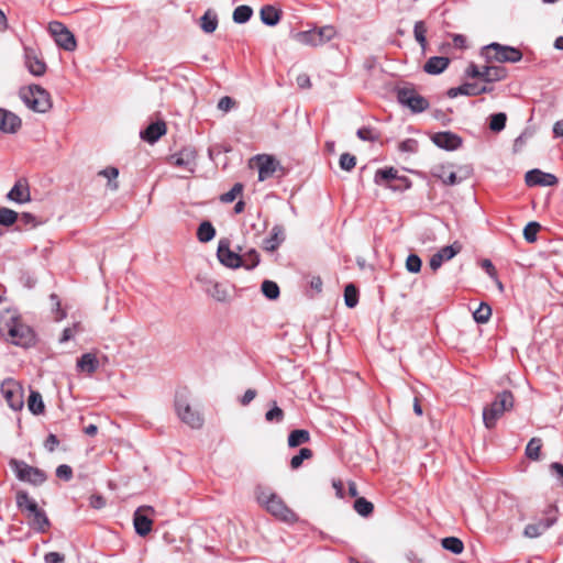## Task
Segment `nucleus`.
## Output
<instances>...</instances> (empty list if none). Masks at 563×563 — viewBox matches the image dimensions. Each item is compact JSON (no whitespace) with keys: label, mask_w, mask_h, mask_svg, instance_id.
Here are the masks:
<instances>
[{"label":"nucleus","mask_w":563,"mask_h":563,"mask_svg":"<svg viewBox=\"0 0 563 563\" xmlns=\"http://www.w3.org/2000/svg\"><path fill=\"white\" fill-rule=\"evenodd\" d=\"M48 30L59 47L68 52L76 48L77 43L74 34L63 23L57 21L51 22Z\"/></svg>","instance_id":"nucleus-12"},{"label":"nucleus","mask_w":563,"mask_h":563,"mask_svg":"<svg viewBox=\"0 0 563 563\" xmlns=\"http://www.w3.org/2000/svg\"><path fill=\"white\" fill-rule=\"evenodd\" d=\"M261 289L263 295L271 300L277 299L280 294L278 285L273 280H264Z\"/></svg>","instance_id":"nucleus-41"},{"label":"nucleus","mask_w":563,"mask_h":563,"mask_svg":"<svg viewBox=\"0 0 563 563\" xmlns=\"http://www.w3.org/2000/svg\"><path fill=\"white\" fill-rule=\"evenodd\" d=\"M166 133V125L164 122L158 121L150 124L145 130L141 132V137L146 142L153 144L155 143L162 135Z\"/></svg>","instance_id":"nucleus-26"},{"label":"nucleus","mask_w":563,"mask_h":563,"mask_svg":"<svg viewBox=\"0 0 563 563\" xmlns=\"http://www.w3.org/2000/svg\"><path fill=\"white\" fill-rule=\"evenodd\" d=\"M100 176H103L109 180V187L111 190H117L119 185L117 183V178L119 176V170L115 167H107L99 172Z\"/></svg>","instance_id":"nucleus-46"},{"label":"nucleus","mask_w":563,"mask_h":563,"mask_svg":"<svg viewBox=\"0 0 563 563\" xmlns=\"http://www.w3.org/2000/svg\"><path fill=\"white\" fill-rule=\"evenodd\" d=\"M310 440V433L303 429H297L289 433L288 445L290 448L299 446L300 444L307 443Z\"/></svg>","instance_id":"nucleus-37"},{"label":"nucleus","mask_w":563,"mask_h":563,"mask_svg":"<svg viewBox=\"0 0 563 563\" xmlns=\"http://www.w3.org/2000/svg\"><path fill=\"white\" fill-rule=\"evenodd\" d=\"M461 250H462V245L459 242H454L451 245H446V246L442 247L437 253H438V255H440V257L443 261H449V260L453 258L457 253H460Z\"/></svg>","instance_id":"nucleus-44"},{"label":"nucleus","mask_w":563,"mask_h":563,"mask_svg":"<svg viewBox=\"0 0 563 563\" xmlns=\"http://www.w3.org/2000/svg\"><path fill=\"white\" fill-rule=\"evenodd\" d=\"M217 256L221 264L230 268H238L242 266L241 255L230 250V243L223 239L219 241Z\"/></svg>","instance_id":"nucleus-18"},{"label":"nucleus","mask_w":563,"mask_h":563,"mask_svg":"<svg viewBox=\"0 0 563 563\" xmlns=\"http://www.w3.org/2000/svg\"><path fill=\"white\" fill-rule=\"evenodd\" d=\"M255 497L257 503L277 519L285 522H294L297 520L296 514L289 509L282 497L271 488L257 486Z\"/></svg>","instance_id":"nucleus-2"},{"label":"nucleus","mask_w":563,"mask_h":563,"mask_svg":"<svg viewBox=\"0 0 563 563\" xmlns=\"http://www.w3.org/2000/svg\"><path fill=\"white\" fill-rule=\"evenodd\" d=\"M356 165V158L355 156L349 154V153H344L341 155L340 157V167L343 169V170H346V172H350L352 170Z\"/></svg>","instance_id":"nucleus-56"},{"label":"nucleus","mask_w":563,"mask_h":563,"mask_svg":"<svg viewBox=\"0 0 563 563\" xmlns=\"http://www.w3.org/2000/svg\"><path fill=\"white\" fill-rule=\"evenodd\" d=\"M506 114L503 112L493 114L490 117L489 128L495 132L501 131L506 125Z\"/></svg>","instance_id":"nucleus-53"},{"label":"nucleus","mask_w":563,"mask_h":563,"mask_svg":"<svg viewBox=\"0 0 563 563\" xmlns=\"http://www.w3.org/2000/svg\"><path fill=\"white\" fill-rule=\"evenodd\" d=\"M21 98L27 108L45 113L52 108L49 93L37 85L30 86L21 92Z\"/></svg>","instance_id":"nucleus-5"},{"label":"nucleus","mask_w":563,"mask_h":563,"mask_svg":"<svg viewBox=\"0 0 563 563\" xmlns=\"http://www.w3.org/2000/svg\"><path fill=\"white\" fill-rule=\"evenodd\" d=\"M252 162H255L257 165L260 181L271 178L280 168L279 162L268 154H258L252 158Z\"/></svg>","instance_id":"nucleus-17"},{"label":"nucleus","mask_w":563,"mask_h":563,"mask_svg":"<svg viewBox=\"0 0 563 563\" xmlns=\"http://www.w3.org/2000/svg\"><path fill=\"white\" fill-rule=\"evenodd\" d=\"M21 119L13 112L0 108V132L4 134L16 133L21 128Z\"/></svg>","instance_id":"nucleus-20"},{"label":"nucleus","mask_w":563,"mask_h":563,"mask_svg":"<svg viewBox=\"0 0 563 563\" xmlns=\"http://www.w3.org/2000/svg\"><path fill=\"white\" fill-rule=\"evenodd\" d=\"M541 451V440L532 438L526 448V455L531 460H539Z\"/></svg>","instance_id":"nucleus-48"},{"label":"nucleus","mask_w":563,"mask_h":563,"mask_svg":"<svg viewBox=\"0 0 563 563\" xmlns=\"http://www.w3.org/2000/svg\"><path fill=\"white\" fill-rule=\"evenodd\" d=\"M450 59L443 56L430 57L423 66L426 73L430 75H439L446 69Z\"/></svg>","instance_id":"nucleus-28"},{"label":"nucleus","mask_w":563,"mask_h":563,"mask_svg":"<svg viewBox=\"0 0 563 563\" xmlns=\"http://www.w3.org/2000/svg\"><path fill=\"white\" fill-rule=\"evenodd\" d=\"M253 14V10L249 5H239L233 11V21L239 24L246 23Z\"/></svg>","instance_id":"nucleus-38"},{"label":"nucleus","mask_w":563,"mask_h":563,"mask_svg":"<svg viewBox=\"0 0 563 563\" xmlns=\"http://www.w3.org/2000/svg\"><path fill=\"white\" fill-rule=\"evenodd\" d=\"M1 393L8 404V406L13 410L22 409L23 396L22 390L19 384L13 379H7L1 384Z\"/></svg>","instance_id":"nucleus-14"},{"label":"nucleus","mask_w":563,"mask_h":563,"mask_svg":"<svg viewBox=\"0 0 563 563\" xmlns=\"http://www.w3.org/2000/svg\"><path fill=\"white\" fill-rule=\"evenodd\" d=\"M7 198L10 201L16 203H24L31 200V194L29 186L25 181L19 180L14 184V186L10 189L7 195Z\"/></svg>","instance_id":"nucleus-24"},{"label":"nucleus","mask_w":563,"mask_h":563,"mask_svg":"<svg viewBox=\"0 0 563 563\" xmlns=\"http://www.w3.org/2000/svg\"><path fill=\"white\" fill-rule=\"evenodd\" d=\"M265 419L268 422H280L284 419V411L275 404L272 409H269Z\"/></svg>","instance_id":"nucleus-55"},{"label":"nucleus","mask_w":563,"mask_h":563,"mask_svg":"<svg viewBox=\"0 0 563 563\" xmlns=\"http://www.w3.org/2000/svg\"><path fill=\"white\" fill-rule=\"evenodd\" d=\"M558 518L555 509L550 507L545 511V517L538 519L536 522L529 523L525 527L523 536L529 539H536L541 537L548 529H550Z\"/></svg>","instance_id":"nucleus-11"},{"label":"nucleus","mask_w":563,"mask_h":563,"mask_svg":"<svg viewBox=\"0 0 563 563\" xmlns=\"http://www.w3.org/2000/svg\"><path fill=\"white\" fill-rule=\"evenodd\" d=\"M233 106H234L233 99L228 96L222 97L218 102V109L222 110L224 112H228L229 110H231L233 108Z\"/></svg>","instance_id":"nucleus-62"},{"label":"nucleus","mask_w":563,"mask_h":563,"mask_svg":"<svg viewBox=\"0 0 563 563\" xmlns=\"http://www.w3.org/2000/svg\"><path fill=\"white\" fill-rule=\"evenodd\" d=\"M242 257V266L252 269L260 263V255L255 250H250Z\"/></svg>","instance_id":"nucleus-50"},{"label":"nucleus","mask_w":563,"mask_h":563,"mask_svg":"<svg viewBox=\"0 0 563 563\" xmlns=\"http://www.w3.org/2000/svg\"><path fill=\"white\" fill-rule=\"evenodd\" d=\"M525 180L528 186H554L558 183V178L553 174L540 169L529 170Z\"/></svg>","instance_id":"nucleus-21"},{"label":"nucleus","mask_w":563,"mask_h":563,"mask_svg":"<svg viewBox=\"0 0 563 563\" xmlns=\"http://www.w3.org/2000/svg\"><path fill=\"white\" fill-rule=\"evenodd\" d=\"M492 316V308L487 303H481L473 312V318L477 323H486Z\"/></svg>","instance_id":"nucleus-43"},{"label":"nucleus","mask_w":563,"mask_h":563,"mask_svg":"<svg viewBox=\"0 0 563 563\" xmlns=\"http://www.w3.org/2000/svg\"><path fill=\"white\" fill-rule=\"evenodd\" d=\"M353 507L354 510L362 517L369 516L374 510L373 504L365 499L364 497L356 498Z\"/></svg>","instance_id":"nucleus-40"},{"label":"nucleus","mask_w":563,"mask_h":563,"mask_svg":"<svg viewBox=\"0 0 563 563\" xmlns=\"http://www.w3.org/2000/svg\"><path fill=\"white\" fill-rule=\"evenodd\" d=\"M56 476L64 481H69L73 477V470L69 465L62 464L56 468Z\"/></svg>","instance_id":"nucleus-58"},{"label":"nucleus","mask_w":563,"mask_h":563,"mask_svg":"<svg viewBox=\"0 0 563 563\" xmlns=\"http://www.w3.org/2000/svg\"><path fill=\"white\" fill-rule=\"evenodd\" d=\"M460 95L478 96L477 84H464L448 90V96L450 98H455Z\"/></svg>","instance_id":"nucleus-36"},{"label":"nucleus","mask_w":563,"mask_h":563,"mask_svg":"<svg viewBox=\"0 0 563 563\" xmlns=\"http://www.w3.org/2000/svg\"><path fill=\"white\" fill-rule=\"evenodd\" d=\"M205 292L218 302H228L231 297L230 287L227 283H220L208 277H198Z\"/></svg>","instance_id":"nucleus-10"},{"label":"nucleus","mask_w":563,"mask_h":563,"mask_svg":"<svg viewBox=\"0 0 563 563\" xmlns=\"http://www.w3.org/2000/svg\"><path fill=\"white\" fill-rule=\"evenodd\" d=\"M413 34L416 41L420 44L421 48L424 49L427 46V26L423 21H417L415 23Z\"/></svg>","instance_id":"nucleus-45"},{"label":"nucleus","mask_w":563,"mask_h":563,"mask_svg":"<svg viewBox=\"0 0 563 563\" xmlns=\"http://www.w3.org/2000/svg\"><path fill=\"white\" fill-rule=\"evenodd\" d=\"M24 64L27 70L34 76H43L46 73V64L34 48H24Z\"/></svg>","instance_id":"nucleus-19"},{"label":"nucleus","mask_w":563,"mask_h":563,"mask_svg":"<svg viewBox=\"0 0 563 563\" xmlns=\"http://www.w3.org/2000/svg\"><path fill=\"white\" fill-rule=\"evenodd\" d=\"M260 14L262 22L269 26L276 25L280 20L279 11L272 5L263 7Z\"/></svg>","instance_id":"nucleus-30"},{"label":"nucleus","mask_w":563,"mask_h":563,"mask_svg":"<svg viewBox=\"0 0 563 563\" xmlns=\"http://www.w3.org/2000/svg\"><path fill=\"white\" fill-rule=\"evenodd\" d=\"M29 410L34 415H41L44 412V402L42 399V395L38 391L31 390L29 399H27Z\"/></svg>","instance_id":"nucleus-32"},{"label":"nucleus","mask_w":563,"mask_h":563,"mask_svg":"<svg viewBox=\"0 0 563 563\" xmlns=\"http://www.w3.org/2000/svg\"><path fill=\"white\" fill-rule=\"evenodd\" d=\"M505 76L506 70L501 67L486 66L483 68L482 78L487 82L501 80Z\"/></svg>","instance_id":"nucleus-34"},{"label":"nucleus","mask_w":563,"mask_h":563,"mask_svg":"<svg viewBox=\"0 0 563 563\" xmlns=\"http://www.w3.org/2000/svg\"><path fill=\"white\" fill-rule=\"evenodd\" d=\"M460 172H463L459 175L456 172L452 169L451 165H435L431 174L433 177L440 179L446 186H454L460 184L462 180L466 179L470 176L468 169L461 168Z\"/></svg>","instance_id":"nucleus-13"},{"label":"nucleus","mask_w":563,"mask_h":563,"mask_svg":"<svg viewBox=\"0 0 563 563\" xmlns=\"http://www.w3.org/2000/svg\"><path fill=\"white\" fill-rule=\"evenodd\" d=\"M312 457V451L308 448L300 449L299 453L294 455L290 460L291 468L296 470L301 466L305 460H309Z\"/></svg>","instance_id":"nucleus-49"},{"label":"nucleus","mask_w":563,"mask_h":563,"mask_svg":"<svg viewBox=\"0 0 563 563\" xmlns=\"http://www.w3.org/2000/svg\"><path fill=\"white\" fill-rule=\"evenodd\" d=\"M296 82H297L298 87H300L302 89L310 88V86H311L310 77L307 74L298 75L296 78Z\"/></svg>","instance_id":"nucleus-63"},{"label":"nucleus","mask_w":563,"mask_h":563,"mask_svg":"<svg viewBox=\"0 0 563 563\" xmlns=\"http://www.w3.org/2000/svg\"><path fill=\"white\" fill-rule=\"evenodd\" d=\"M422 262L416 254H410L406 260V268L408 272L417 274L421 271Z\"/></svg>","instance_id":"nucleus-54"},{"label":"nucleus","mask_w":563,"mask_h":563,"mask_svg":"<svg viewBox=\"0 0 563 563\" xmlns=\"http://www.w3.org/2000/svg\"><path fill=\"white\" fill-rule=\"evenodd\" d=\"M16 505L22 511H27V514L38 508L36 501L31 499L26 492H19L16 494Z\"/></svg>","instance_id":"nucleus-35"},{"label":"nucleus","mask_w":563,"mask_h":563,"mask_svg":"<svg viewBox=\"0 0 563 563\" xmlns=\"http://www.w3.org/2000/svg\"><path fill=\"white\" fill-rule=\"evenodd\" d=\"M396 179L402 180V181H407L406 177H398L397 170L394 167L378 169L375 173V177H374L375 184H377V185H386V186H388L389 188H393V189H395V187L389 185V183L391 180H396Z\"/></svg>","instance_id":"nucleus-27"},{"label":"nucleus","mask_w":563,"mask_h":563,"mask_svg":"<svg viewBox=\"0 0 563 563\" xmlns=\"http://www.w3.org/2000/svg\"><path fill=\"white\" fill-rule=\"evenodd\" d=\"M514 406V396L510 391H503L483 410V422L487 429H493L505 411Z\"/></svg>","instance_id":"nucleus-3"},{"label":"nucleus","mask_w":563,"mask_h":563,"mask_svg":"<svg viewBox=\"0 0 563 563\" xmlns=\"http://www.w3.org/2000/svg\"><path fill=\"white\" fill-rule=\"evenodd\" d=\"M30 526L38 531L44 532L49 527V520L44 510L37 508L35 511L27 514Z\"/></svg>","instance_id":"nucleus-29"},{"label":"nucleus","mask_w":563,"mask_h":563,"mask_svg":"<svg viewBox=\"0 0 563 563\" xmlns=\"http://www.w3.org/2000/svg\"><path fill=\"white\" fill-rule=\"evenodd\" d=\"M398 148L404 153H416L418 151V142L413 139H406L399 143Z\"/></svg>","instance_id":"nucleus-57"},{"label":"nucleus","mask_w":563,"mask_h":563,"mask_svg":"<svg viewBox=\"0 0 563 563\" xmlns=\"http://www.w3.org/2000/svg\"><path fill=\"white\" fill-rule=\"evenodd\" d=\"M285 240V231L282 225H274L271 234L263 241L264 249L268 252H274Z\"/></svg>","instance_id":"nucleus-25"},{"label":"nucleus","mask_w":563,"mask_h":563,"mask_svg":"<svg viewBox=\"0 0 563 563\" xmlns=\"http://www.w3.org/2000/svg\"><path fill=\"white\" fill-rule=\"evenodd\" d=\"M20 222L25 225V227H30V228H34L37 225V221H36V218L32 214V213H29V212H23L20 217Z\"/></svg>","instance_id":"nucleus-60"},{"label":"nucleus","mask_w":563,"mask_h":563,"mask_svg":"<svg viewBox=\"0 0 563 563\" xmlns=\"http://www.w3.org/2000/svg\"><path fill=\"white\" fill-rule=\"evenodd\" d=\"M243 186L240 183L234 184V186L228 191L221 195L220 200L224 203H230L236 199L239 195L242 194Z\"/></svg>","instance_id":"nucleus-52"},{"label":"nucleus","mask_w":563,"mask_h":563,"mask_svg":"<svg viewBox=\"0 0 563 563\" xmlns=\"http://www.w3.org/2000/svg\"><path fill=\"white\" fill-rule=\"evenodd\" d=\"M200 26L206 33L214 32L218 26L217 14L211 10L206 11V13L200 19Z\"/></svg>","instance_id":"nucleus-33"},{"label":"nucleus","mask_w":563,"mask_h":563,"mask_svg":"<svg viewBox=\"0 0 563 563\" xmlns=\"http://www.w3.org/2000/svg\"><path fill=\"white\" fill-rule=\"evenodd\" d=\"M216 236V229L209 221H203L199 224L197 230V239L201 243L210 242Z\"/></svg>","instance_id":"nucleus-31"},{"label":"nucleus","mask_w":563,"mask_h":563,"mask_svg":"<svg viewBox=\"0 0 563 563\" xmlns=\"http://www.w3.org/2000/svg\"><path fill=\"white\" fill-rule=\"evenodd\" d=\"M175 411L178 418L192 429H200L203 424V418L199 411L195 410L185 394H177L175 398Z\"/></svg>","instance_id":"nucleus-6"},{"label":"nucleus","mask_w":563,"mask_h":563,"mask_svg":"<svg viewBox=\"0 0 563 563\" xmlns=\"http://www.w3.org/2000/svg\"><path fill=\"white\" fill-rule=\"evenodd\" d=\"M356 134L362 141H375L377 139L375 132L369 128H361Z\"/></svg>","instance_id":"nucleus-59"},{"label":"nucleus","mask_w":563,"mask_h":563,"mask_svg":"<svg viewBox=\"0 0 563 563\" xmlns=\"http://www.w3.org/2000/svg\"><path fill=\"white\" fill-rule=\"evenodd\" d=\"M19 219L18 212L12 209L0 207V224L3 227H10Z\"/></svg>","instance_id":"nucleus-42"},{"label":"nucleus","mask_w":563,"mask_h":563,"mask_svg":"<svg viewBox=\"0 0 563 563\" xmlns=\"http://www.w3.org/2000/svg\"><path fill=\"white\" fill-rule=\"evenodd\" d=\"M442 547L454 554H460L464 550L463 542L455 537H446L442 539Z\"/></svg>","instance_id":"nucleus-39"},{"label":"nucleus","mask_w":563,"mask_h":563,"mask_svg":"<svg viewBox=\"0 0 563 563\" xmlns=\"http://www.w3.org/2000/svg\"><path fill=\"white\" fill-rule=\"evenodd\" d=\"M153 514L154 508L151 506H141L134 511L133 526L140 537H145L152 531L153 520L150 515Z\"/></svg>","instance_id":"nucleus-15"},{"label":"nucleus","mask_w":563,"mask_h":563,"mask_svg":"<svg viewBox=\"0 0 563 563\" xmlns=\"http://www.w3.org/2000/svg\"><path fill=\"white\" fill-rule=\"evenodd\" d=\"M484 53L488 59L499 63H517L522 58V53L518 48L498 43L485 46Z\"/></svg>","instance_id":"nucleus-8"},{"label":"nucleus","mask_w":563,"mask_h":563,"mask_svg":"<svg viewBox=\"0 0 563 563\" xmlns=\"http://www.w3.org/2000/svg\"><path fill=\"white\" fill-rule=\"evenodd\" d=\"M169 163L188 173H194L197 166V152L194 147H184L169 157Z\"/></svg>","instance_id":"nucleus-16"},{"label":"nucleus","mask_w":563,"mask_h":563,"mask_svg":"<svg viewBox=\"0 0 563 563\" xmlns=\"http://www.w3.org/2000/svg\"><path fill=\"white\" fill-rule=\"evenodd\" d=\"M432 142L440 148L453 151L460 147L462 140L455 133L445 131L433 134Z\"/></svg>","instance_id":"nucleus-22"},{"label":"nucleus","mask_w":563,"mask_h":563,"mask_svg":"<svg viewBox=\"0 0 563 563\" xmlns=\"http://www.w3.org/2000/svg\"><path fill=\"white\" fill-rule=\"evenodd\" d=\"M551 470L555 474L558 479H560L562 482V484H563V464H561V463H552L551 464Z\"/></svg>","instance_id":"nucleus-64"},{"label":"nucleus","mask_w":563,"mask_h":563,"mask_svg":"<svg viewBox=\"0 0 563 563\" xmlns=\"http://www.w3.org/2000/svg\"><path fill=\"white\" fill-rule=\"evenodd\" d=\"M397 100L408 107L412 112L419 113L429 108V101L419 95L412 87H404L397 90Z\"/></svg>","instance_id":"nucleus-9"},{"label":"nucleus","mask_w":563,"mask_h":563,"mask_svg":"<svg viewBox=\"0 0 563 563\" xmlns=\"http://www.w3.org/2000/svg\"><path fill=\"white\" fill-rule=\"evenodd\" d=\"M345 305L349 308H354L358 302V292L353 284H349L344 290Z\"/></svg>","instance_id":"nucleus-47"},{"label":"nucleus","mask_w":563,"mask_h":563,"mask_svg":"<svg viewBox=\"0 0 563 563\" xmlns=\"http://www.w3.org/2000/svg\"><path fill=\"white\" fill-rule=\"evenodd\" d=\"M335 35L336 30L334 26L324 25L318 29L297 32L292 35V38L302 45L316 47L328 43Z\"/></svg>","instance_id":"nucleus-4"},{"label":"nucleus","mask_w":563,"mask_h":563,"mask_svg":"<svg viewBox=\"0 0 563 563\" xmlns=\"http://www.w3.org/2000/svg\"><path fill=\"white\" fill-rule=\"evenodd\" d=\"M0 334L5 341L22 347H29L35 342L33 330L12 310L0 314Z\"/></svg>","instance_id":"nucleus-1"},{"label":"nucleus","mask_w":563,"mask_h":563,"mask_svg":"<svg viewBox=\"0 0 563 563\" xmlns=\"http://www.w3.org/2000/svg\"><path fill=\"white\" fill-rule=\"evenodd\" d=\"M541 225L538 222H529L523 229L525 240L529 243H533L537 241V234L540 230Z\"/></svg>","instance_id":"nucleus-51"},{"label":"nucleus","mask_w":563,"mask_h":563,"mask_svg":"<svg viewBox=\"0 0 563 563\" xmlns=\"http://www.w3.org/2000/svg\"><path fill=\"white\" fill-rule=\"evenodd\" d=\"M10 466L14 471L16 477L32 485H41L46 481V474L34 466L26 464L23 461L11 460Z\"/></svg>","instance_id":"nucleus-7"},{"label":"nucleus","mask_w":563,"mask_h":563,"mask_svg":"<svg viewBox=\"0 0 563 563\" xmlns=\"http://www.w3.org/2000/svg\"><path fill=\"white\" fill-rule=\"evenodd\" d=\"M99 360L95 353H85L76 362L78 373L92 375L99 368Z\"/></svg>","instance_id":"nucleus-23"},{"label":"nucleus","mask_w":563,"mask_h":563,"mask_svg":"<svg viewBox=\"0 0 563 563\" xmlns=\"http://www.w3.org/2000/svg\"><path fill=\"white\" fill-rule=\"evenodd\" d=\"M65 556L58 552H48L44 555L45 563H63Z\"/></svg>","instance_id":"nucleus-61"}]
</instances>
